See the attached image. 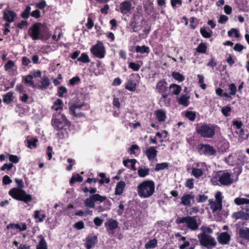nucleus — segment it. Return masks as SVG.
I'll return each mask as SVG.
<instances>
[{
  "instance_id": "20",
  "label": "nucleus",
  "mask_w": 249,
  "mask_h": 249,
  "mask_svg": "<svg viewBox=\"0 0 249 249\" xmlns=\"http://www.w3.org/2000/svg\"><path fill=\"white\" fill-rule=\"evenodd\" d=\"M126 184L124 181L121 180L118 182L116 186L115 189V194L116 195H121L125 190Z\"/></svg>"
},
{
  "instance_id": "62",
  "label": "nucleus",
  "mask_w": 249,
  "mask_h": 249,
  "mask_svg": "<svg viewBox=\"0 0 249 249\" xmlns=\"http://www.w3.org/2000/svg\"><path fill=\"white\" fill-rule=\"evenodd\" d=\"M31 17L37 19L41 17V13L39 10L36 9L31 13Z\"/></svg>"
},
{
  "instance_id": "9",
  "label": "nucleus",
  "mask_w": 249,
  "mask_h": 249,
  "mask_svg": "<svg viewBox=\"0 0 249 249\" xmlns=\"http://www.w3.org/2000/svg\"><path fill=\"white\" fill-rule=\"evenodd\" d=\"M156 90L158 92L161 94V99H166L170 94L168 89L169 87L167 86V83L165 79L159 81L156 84Z\"/></svg>"
},
{
  "instance_id": "56",
  "label": "nucleus",
  "mask_w": 249,
  "mask_h": 249,
  "mask_svg": "<svg viewBox=\"0 0 249 249\" xmlns=\"http://www.w3.org/2000/svg\"><path fill=\"white\" fill-rule=\"evenodd\" d=\"M86 25L88 29H91L93 27L94 23L91 18V14L89 16L87 23H86Z\"/></svg>"
},
{
  "instance_id": "27",
  "label": "nucleus",
  "mask_w": 249,
  "mask_h": 249,
  "mask_svg": "<svg viewBox=\"0 0 249 249\" xmlns=\"http://www.w3.org/2000/svg\"><path fill=\"white\" fill-rule=\"evenodd\" d=\"M105 227L110 230H114L118 227V222L116 220L109 219L105 224Z\"/></svg>"
},
{
  "instance_id": "46",
  "label": "nucleus",
  "mask_w": 249,
  "mask_h": 249,
  "mask_svg": "<svg viewBox=\"0 0 249 249\" xmlns=\"http://www.w3.org/2000/svg\"><path fill=\"white\" fill-rule=\"evenodd\" d=\"M192 174L196 178H198L202 176L203 174V171L201 169L193 168L192 171Z\"/></svg>"
},
{
  "instance_id": "24",
  "label": "nucleus",
  "mask_w": 249,
  "mask_h": 249,
  "mask_svg": "<svg viewBox=\"0 0 249 249\" xmlns=\"http://www.w3.org/2000/svg\"><path fill=\"white\" fill-rule=\"evenodd\" d=\"M156 119L159 122L165 121L166 118V112L164 110L158 109L155 112Z\"/></svg>"
},
{
  "instance_id": "64",
  "label": "nucleus",
  "mask_w": 249,
  "mask_h": 249,
  "mask_svg": "<svg viewBox=\"0 0 249 249\" xmlns=\"http://www.w3.org/2000/svg\"><path fill=\"white\" fill-rule=\"evenodd\" d=\"M233 34L234 35L235 37L236 38L239 36L238 30L235 28H232L228 32V35L230 36H231Z\"/></svg>"
},
{
  "instance_id": "2",
  "label": "nucleus",
  "mask_w": 249,
  "mask_h": 249,
  "mask_svg": "<svg viewBox=\"0 0 249 249\" xmlns=\"http://www.w3.org/2000/svg\"><path fill=\"white\" fill-rule=\"evenodd\" d=\"M82 191L84 193L89 192L91 194L89 197L87 198L84 201V206L86 208H94L95 203H100L103 202L107 199V197L105 196H101L99 194H95L97 192L96 187L89 188L88 187H85L82 189Z\"/></svg>"
},
{
  "instance_id": "31",
  "label": "nucleus",
  "mask_w": 249,
  "mask_h": 249,
  "mask_svg": "<svg viewBox=\"0 0 249 249\" xmlns=\"http://www.w3.org/2000/svg\"><path fill=\"white\" fill-rule=\"evenodd\" d=\"M200 33L202 36L205 38H210L213 35V31L209 27H207V29L205 27H201L200 29Z\"/></svg>"
},
{
  "instance_id": "19",
  "label": "nucleus",
  "mask_w": 249,
  "mask_h": 249,
  "mask_svg": "<svg viewBox=\"0 0 249 249\" xmlns=\"http://www.w3.org/2000/svg\"><path fill=\"white\" fill-rule=\"evenodd\" d=\"M232 217L235 219H240L243 220H249V213L239 211L237 212L233 213L232 214Z\"/></svg>"
},
{
  "instance_id": "37",
  "label": "nucleus",
  "mask_w": 249,
  "mask_h": 249,
  "mask_svg": "<svg viewBox=\"0 0 249 249\" xmlns=\"http://www.w3.org/2000/svg\"><path fill=\"white\" fill-rule=\"evenodd\" d=\"M13 99V93L11 92H7L3 96V102L7 104L11 103Z\"/></svg>"
},
{
  "instance_id": "44",
  "label": "nucleus",
  "mask_w": 249,
  "mask_h": 249,
  "mask_svg": "<svg viewBox=\"0 0 249 249\" xmlns=\"http://www.w3.org/2000/svg\"><path fill=\"white\" fill-rule=\"evenodd\" d=\"M98 176L101 178L99 180V182L100 184H103L105 183H109L110 182V178H106V175L104 173H100L98 174Z\"/></svg>"
},
{
  "instance_id": "50",
  "label": "nucleus",
  "mask_w": 249,
  "mask_h": 249,
  "mask_svg": "<svg viewBox=\"0 0 249 249\" xmlns=\"http://www.w3.org/2000/svg\"><path fill=\"white\" fill-rule=\"evenodd\" d=\"M80 81V78L78 76H75L71 78L69 83H68V86H73L77 84Z\"/></svg>"
},
{
  "instance_id": "59",
  "label": "nucleus",
  "mask_w": 249,
  "mask_h": 249,
  "mask_svg": "<svg viewBox=\"0 0 249 249\" xmlns=\"http://www.w3.org/2000/svg\"><path fill=\"white\" fill-rule=\"evenodd\" d=\"M189 217V216L182 217H178L176 220V223L178 224L185 223L187 224Z\"/></svg>"
},
{
  "instance_id": "26",
  "label": "nucleus",
  "mask_w": 249,
  "mask_h": 249,
  "mask_svg": "<svg viewBox=\"0 0 249 249\" xmlns=\"http://www.w3.org/2000/svg\"><path fill=\"white\" fill-rule=\"evenodd\" d=\"M34 78L33 73L32 74H28L22 77V80L24 81L25 84H28L32 88H36V85L35 84L34 81L32 80Z\"/></svg>"
},
{
  "instance_id": "40",
  "label": "nucleus",
  "mask_w": 249,
  "mask_h": 249,
  "mask_svg": "<svg viewBox=\"0 0 249 249\" xmlns=\"http://www.w3.org/2000/svg\"><path fill=\"white\" fill-rule=\"evenodd\" d=\"M157 240L155 238L150 240L145 244V248L146 249H153L157 246Z\"/></svg>"
},
{
  "instance_id": "11",
  "label": "nucleus",
  "mask_w": 249,
  "mask_h": 249,
  "mask_svg": "<svg viewBox=\"0 0 249 249\" xmlns=\"http://www.w3.org/2000/svg\"><path fill=\"white\" fill-rule=\"evenodd\" d=\"M197 237L199 240L200 244L202 246L209 247L210 246L214 247L216 245L214 239L205 233H201L197 235Z\"/></svg>"
},
{
  "instance_id": "57",
  "label": "nucleus",
  "mask_w": 249,
  "mask_h": 249,
  "mask_svg": "<svg viewBox=\"0 0 249 249\" xmlns=\"http://www.w3.org/2000/svg\"><path fill=\"white\" fill-rule=\"evenodd\" d=\"M208 198V196L203 194V195H198L196 201L198 203L205 202Z\"/></svg>"
},
{
  "instance_id": "8",
  "label": "nucleus",
  "mask_w": 249,
  "mask_h": 249,
  "mask_svg": "<svg viewBox=\"0 0 249 249\" xmlns=\"http://www.w3.org/2000/svg\"><path fill=\"white\" fill-rule=\"evenodd\" d=\"M90 51L94 56L99 58H104L106 54L105 46L100 41H97V43L91 47Z\"/></svg>"
},
{
  "instance_id": "39",
  "label": "nucleus",
  "mask_w": 249,
  "mask_h": 249,
  "mask_svg": "<svg viewBox=\"0 0 249 249\" xmlns=\"http://www.w3.org/2000/svg\"><path fill=\"white\" fill-rule=\"evenodd\" d=\"M31 7L29 5L26 6L25 9L20 14V17L24 19H28L31 15Z\"/></svg>"
},
{
  "instance_id": "36",
  "label": "nucleus",
  "mask_w": 249,
  "mask_h": 249,
  "mask_svg": "<svg viewBox=\"0 0 249 249\" xmlns=\"http://www.w3.org/2000/svg\"><path fill=\"white\" fill-rule=\"evenodd\" d=\"M129 25L133 32H137L139 30L138 22H136L135 18L130 20Z\"/></svg>"
},
{
  "instance_id": "17",
  "label": "nucleus",
  "mask_w": 249,
  "mask_h": 249,
  "mask_svg": "<svg viewBox=\"0 0 249 249\" xmlns=\"http://www.w3.org/2000/svg\"><path fill=\"white\" fill-rule=\"evenodd\" d=\"M131 2L127 0L122 2L120 5V12L124 15L128 13L131 10Z\"/></svg>"
},
{
  "instance_id": "28",
  "label": "nucleus",
  "mask_w": 249,
  "mask_h": 249,
  "mask_svg": "<svg viewBox=\"0 0 249 249\" xmlns=\"http://www.w3.org/2000/svg\"><path fill=\"white\" fill-rule=\"evenodd\" d=\"M239 236L249 241V228H240L239 230Z\"/></svg>"
},
{
  "instance_id": "34",
  "label": "nucleus",
  "mask_w": 249,
  "mask_h": 249,
  "mask_svg": "<svg viewBox=\"0 0 249 249\" xmlns=\"http://www.w3.org/2000/svg\"><path fill=\"white\" fill-rule=\"evenodd\" d=\"M135 51L137 53H149L150 49L149 47L145 45H142V46L138 45L136 47Z\"/></svg>"
},
{
  "instance_id": "30",
  "label": "nucleus",
  "mask_w": 249,
  "mask_h": 249,
  "mask_svg": "<svg viewBox=\"0 0 249 249\" xmlns=\"http://www.w3.org/2000/svg\"><path fill=\"white\" fill-rule=\"evenodd\" d=\"M209 203L210 205V208L213 210V212H214L217 210H221L222 207V203L219 202H214L211 199L209 200Z\"/></svg>"
},
{
  "instance_id": "29",
  "label": "nucleus",
  "mask_w": 249,
  "mask_h": 249,
  "mask_svg": "<svg viewBox=\"0 0 249 249\" xmlns=\"http://www.w3.org/2000/svg\"><path fill=\"white\" fill-rule=\"evenodd\" d=\"M27 143V147L32 149L33 148H36L37 146L38 140L36 138H31L27 139L25 141Z\"/></svg>"
},
{
  "instance_id": "18",
  "label": "nucleus",
  "mask_w": 249,
  "mask_h": 249,
  "mask_svg": "<svg viewBox=\"0 0 249 249\" xmlns=\"http://www.w3.org/2000/svg\"><path fill=\"white\" fill-rule=\"evenodd\" d=\"M187 227L193 231H195L198 229V225L197 223L195 216H189L187 223Z\"/></svg>"
},
{
  "instance_id": "32",
  "label": "nucleus",
  "mask_w": 249,
  "mask_h": 249,
  "mask_svg": "<svg viewBox=\"0 0 249 249\" xmlns=\"http://www.w3.org/2000/svg\"><path fill=\"white\" fill-rule=\"evenodd\" d=\"M40 240L36 246V249H48L47 243L45 240L44 237L40 235L38 236Z\"/></svg>"
},
{
  "instance_id": "54",
  "label": "nucleus",
  "mask_w": 249,
  "mask_h": 249,
  "mask_svg": "<svg viewBox=\"0 0 249 249\" xmlns=\"http://www.w3.org/2000/svg\"><path fill=\"white\" fill-rule=\"evenodd\" d=\"M228 89L230 90L229 94L231 95H234L236 94L237 89L234 84L231 83L229 85Z\"/></svg>"
},
{
  "instance_id": "53",
  "label": "nucleus",
  "mask_w": 249,
  "mask_h": 249,
  "mask_svg": "<svg viewBox=\"0 0 249 249\" xmlns=\"http://www.w3.org/2000/svg\"><path fill=\"white\" fill-rule=\"evenodd\" d=\"M231 110V107L227 106L223 107L221 109V112L225 117H228L230 115L229 112H230Z\"/></svg>"
},
{
  "instance_id": "22",
  "label": "nucleus",
  "mask_w": 249,
  "mask_h": 249,
  "mask_svg": "<svg viewBox=\"0 0 249 249\" xmlns=\"http://www.w3.org/2000/svg\"><path fill=\"white\" fill-rule=\"evenodd\" d=\"M189 99V96L187 94H183L177 99V102L179 105H182L184 107H187L190 104Z\"/></svg>"
},
{
  "instance_id": "51",
  "label": "nucleus",
  "mask_w": 249,
  "mask_h": 249,
  "mask_svg": "<svg viewBox=\"0 0 249 249\" xmlns=\"http://www.w3.org/2000/svg\"><path fill=\"white\" fill-rule=\"evenodd\" d=\"M39 211L36 210L34 212V217L36 219H38L39 222H41L43 221L44 218L46 217V215L44 214L39 215Z\"/></svg>"
},
{
  "instance_id": "12",
  "label": "nucleus",
  "mask_w": 249,
  "mask_h": 249,
  "mask_svg": "<svg viewBox=\"0 0 249 249\" xmlns=\"http://www.w3.org/2000/svg\"><path fill=\"white\" fill-rule=\"evenodd\" d=\"M221 173V175H217L219 177L218 181L221 185L229 186L233 183V179L231 178V175L229 172H223L220 171L217 173V174Z\"/></svg>"
},
{
  "instance_id": "21",
  "label": "nucleus",
  "mask_w": 249,
  "mask_h": 249,
  "mask_svg": "<svg viewBox=\"0 0 249 249\" xmlns=\"http://www.w3.org/2000/svg\"><path fill=\"white\" fill-rule=\"evenodd\" d=\"M40 85L38 86V88L42 90H44L49 88L51 85V82L49 78L47 76H44L42 78V80L40 82Z\"/></svg>"
},
{
  "instance_id": "63",
  "label": "nucleus",
  "mask_w": 249,
  "mask_h": 249,
  "mask_svg": "<svg viewBox=\"0 0 249 249\" xmlns=\"http://www.w3.org/2000/svg\"><path fill=\"white\" fill-rule=\"evenodd\" d=\"M185 186L190 189L194 188V179H188L185 182Z\"/></svg>"
},
{
  "instance_id": "16",
  "label": "nucleus",
  "mask_w": 249,
  "mask_h": 249,
  "mask_svg": "<svg viewBox=\"0 0 249 249\" xmlns=\"http://www.w3.org/2000/svg\"><path fill=\"white\" fill-rule=\"evenodd\" d=\"M157 147L150 146L145 151V154L149 160H154L157 156Z\"/></svg>"
},
{
  "instance_id": "13",
  "label": "nucleus",
  "mask_w": 249,
  "mask_h": 249,
  "mask_svg": "<svg viewBox=\"0 0 249 249\" xmlns=\"http://www.w3.org/2000/svg\"><path fill=\"white\" fill-rule=\"evenodd\" d=\"M17 17V14L13 10H10L8 8H5L3 11V19L11 23L13 22Z\"/></svg>"
},
{
  "instance_id": "4",
  "label": "nucleus",
  "mask_w": 249,
  "mask_h": 249,
  "mask_svg": "<svg viewBox=\"0 0 249 249\" xmlns=\"http://www.w3.org/2000/svg\"><path fill=\"white\" fill-rule=\"evenodd\" d=\"M85 107H86V110L89 108V107H88L85 102L84 99L77 98L76 100L69 105V114L75 118L85 117L84 113L80 111L83 109L82 108Z\"/></svg>"
},
{
  "instance_id": "3",
  "label": "nucleus",
  "mask_w": 249,
  "mask_h": 249,
  "mask_svg": "<svg viewBox=\"0 0 249 249\" xmlns=\"http://www.w3.org/2000/svg\"><path fill=\"white\" fill-rule=\"evenodd\" d=\"M155 186L153 180H147L142 181L137 187L138 195L142 198H147L155 192Z\"/></svg>"
},
{
  "instance_id": "42",
  "label": "nucleus",
  "mask_w": 249,
  "mask_h": 249,
  "mask_svg": "<svg viewBox=\"0 0 249 249\" xmlns=\"http://www.w3.org/2000/svg\"><path fill=\"white\" fill-rule=\"evenodd\" d=\"M234 203L237 205L249 204V199L245 198L237 197L234 199Z\"/></svg>"
},
{
  "instance_id": "58",
  "label": "nucleus",
  "mask_w": 249,
  "mask_h": 249,
  "mask_svg": "<svg viewBox=\"0 0 249 249\" xmlns=\"http://www.w3.org/2000/svg\"><path fill=\"white\" fill-rule=\"evenodd\" d=\"M46 5V2L45 0H41L36 4V7L41 10L44 9Z\"/></svg>"
},
{
  "instance_id": "6",
  "label": "nucleus",
  "mask_w": 249,
  "mask_h": 249,
  "mask_svg": "<svg viewBox=\"0 0 249 249\" xmlns=\"http://www.w3.org/2000/svg\"><path fill=\"white\" fill-rule=\"evenodd\" d=\"M43 26L40 22H36L32 25L28 30L29 36L33 40H43L45 35L47 34L48 30L41 31L40 28Z\"/></svg>"
},
{
  "instance_id": "23",
  "label": "nucleus",
  "mask_w": 249,
  "mask_h": 249,
  "mask_svg": "<svg viewBox=\"0 0 249 249\" xmlns=\"http://www.w3.org/2000/svg\"><path fill=\"white\" fill-rule=\"evenodd\" d=\"M231 239L230 235L227 232H224L220 234L218 237V242L221 244H227Z\"/></svg>"
},
{
  "instance_id": "14",
  "label": "nucleus",
  "mask_w": 249,
  "mask_h": 249,
  "mask_svg": "<svg viewBox=\"0 0 249 249\" xmlns=\"http://www.w3.org/2000/svg\"><path fill=\"white\" fill-rule=\"evenodd\" d=\"M192 201L195 202V195L192 194H184L181 197V204L185 206L190 207Z\"/></svg>"
},
{
  "instance_id": "52",
  "label": "nucleus",
  "mask_w": 249,
  "mask_h": 249,
  "mask_svg": "<svg viewBox=\"0 0 249 249\" xmlns=\"http://www.w3.org/2000/svg\"><path fill=\"white\" fill-rule=\"evenodd\" d=\"M128 68L135 71H137L140 70L141 65L138 63L131 62L128 63Z\"/></svg>"
},
{
  "instance_id": "10",
  "label": "nucleus",
  "mask_w": 249,
  "mask_h": 249,
  "mask_svg": "<svg viewBox=\"0 0 249 249\" xmlns=\"http://www.w3.org/2000/svg\"><path fill=\"white\" fill-rule=\"evenodd\" d=\"M197 151L200 155L208 157L214 156L216 153L214 148L209 144H199L197 146Z\"/></svg>"
},
{
  "instance_id": "48",
  "label": "nucleus",
  "mask_w": 249,
  "mask_h": 249,
  "mask_svg": "<svg viewBox=\"0 0 249 249\" xmlns=\"http://www.w3.org/2000/svg\"><path fill=\"white\" fill-rule=\"evenodd\" d=\"M185 117L191 121H194L196 118V113L195 111H187L185 115Z\"/></svg>"
},
{
  "instance_id": "55",
  "label": "nucleus",
  "mask_w": 249,
  "mask_h": 249,
  "mask_svg": "<svg viewBox=\"0 0 249 249\" xmlns=\"http://www.w3.org/2000/svg\"><path fill=\"white\" fill-rule=\"evenodd\" d=\"M67 89L64 86H60L58 88V95L60 97H63L64 93H66Z\"/></svg>"
},
{
  "instance_id": "41",
  "label": "nucleus",
  "mask_w": 249,
  "mask_h": 249,
  "mask_svg": "<svg viewBox=\"0 0 249 249\" xmlns=\"http://www.w3.org/2000/svg\"><path fill=\"white\" fill-rule=\"evenodd\" d=\"M196 51L198 53H206L207 50V47L205 43L203 42H201L197 47L196 48Z\"/></svg>"
},
{
  "instance_id": "38",
  "label": "nucleus",
  "mask_w": 249,
  "mask_h": 249,
  "mask_svg": "<svg viewBox=\"0 0 249 249\" xmlns=\"http://www.w3.org/2000/svg\"><path fill=\"white\" fill-rule=\"evenodd\" d=\"M125 88L130 91H134L136 89V84L133 80H129L126 84Z\"/></svg>"
},
{
  "instance_id": "1",
  "label": "nucleus",
  "mask_w": 249,
  "mask_h": 249,
  "mask_svg": "<svg viewBox=\"0 0 249 249\" xmlns=\"http://www.w3.org/2000/svg\"><path fill=\"white\" fill-rule=\"evenodd\" d=\"M51 124L54 130L56 131L55 136L58 139L68 137V130H71V123L64 114L60 112L53 115Z\"/></svg>"
},
{
  "instance_id": "61",
  "label": "nucleus",
  "mask_w": 249,
  "mask_h": 249,
  "mask_svg": "<svg viewBox=\"0 0 249 249\" xmlns=\"http://www.w3.org/2000/svg\"><path fill=\"white\" fill-rule=\"evenodd\" d=\"M15 65V63L13 61L9 60L4 65L5 70L8 71L11 70Z\"/></svg>"
},
{
  "instance_id": "60",
  "label": "nucleus",
  "mask_w": 249,
  "mask_h": 249,
  "mask_svg": "<svg viewBox=\"0 0 249 249\" xmlns=\"http://www.w3.org/2000/svg\"><path fill=\"white\" fill-rule=\"evenodd\" d=\"M9 160L12 163H17L19 160L18 156L14 155H9Z\"/></svg>"
},
{
  "instance_id": "45",
  "label": "nucleus",
  "mask_w": 249,
  "mask_h": 249,
  "mask_svg": "<svg viewBox=\"0 0 249 249\" xmlns=\"http://www.w3.org/2000/svg\"><path fill=\"white\" fill-rule=\"evenodd\" d=\"M169 166V163L167 162H162L160 163H157L156 165L155 170L156 171H159L160 170H164L167 168Z\"/></svg>"
},
{
  "instance_id": "47",
  "label": "nucleus",
  "mask_w": 249,
  "mask_h": 249,
  "mask_svg": "<svg viewBox=\"0 0 249 249\" xmlns=\"http://www.w3.org/2000/svg\"><path fill=\"white\" fill-rule=\"evenodd\" d=\"M83 180V178L82 176L79 175V174H77L76 176H72L70 180V184L71 185H72L73 183L75 182H81Z\"/></svg>"
},
{
  "instance_id": "15",
  "label": "nucleus",
  "mask_w": 249,
  "mask_h": 249,
  "mask_svg": "<svg viewBox=\"0 0 249 249\" xmlns=\"http://www.w3.org/2000/svg\"><path fill=\"white\" fill-rule=\"evenodd\" d=\"M97 237L96 235H89L86 238L85 246L86 249H90L97 243Z\"/></svg>"
},
{
  "instance_id": "35",
  "label": "nucleus",
  "mask_w": 249,
  "mask_h": 249,
  "mask_svg": "<svg viewBox=\"0 0 249 249\" xmlns=\"http://www.w3.org/2000/svg\"><path fill=\"white\" fill-rule=\"evenodd\" d=\"M150 170L148 168L140 167L138 170V174L141 178H144L149 174Z\"/></svg>"
},
{
  "instance_id": "33",
  "label": "nucleus",
  "mask_w": 249,
  "mask_h": 249,
  "mask_svg": "<svg viewBox=\"0 0 249 249\" xmlns=\"http://www.w3.org/2000/svg\"><path fill=\"white\" fill-rule=\"evenodd\" d=\"M63 103L61 99H57L53 104L52 109H53L55 111L61 110L63 107Z\"/></svg>"
},
{
  "instance_id": "49",
  "label": "nucleus",
  "mask_w": 249,
  "mask_h": 249,
  "mask_svg": "<svg viewBox=\"0 0 249 249\" xmlns=\"http://www.w3.org/2000/svg\"><path fill=\"white\" fill-rule=\"evenodd\" d=\"M172 76L175 79L178 81L179 82H182L185 79L183 75L178 72H173L172 74Z\"/></svg>"
},
{
  "instance_id": "7",
  "label": "nucleus",
  "mask_w": 249,
  "mask_h": 249,
  "mask_svg": "<svg viewBox=\"0 0 249 249\" xmlns=\"http://www.w3.org/2000/svg\"><path fill=\"white\" fill-rule=\"evenodd\" d=\"M9 195L14 199L25 203H28L32 200L31 195L26 194V192L21 189L13 188L9 191Z\"/></svg>"
},
{
  "instance_id": "43",
  "label": "nucleus",
  "mask_w": 249,
  "mask_h": 249,
  "mask_svg": "<svg viewBox=\"0 0 249 249\" xmlns=\"http://www.w3.org/2000/svg\"><path fill=\"white\" fill-rule=\"evenodd\" d=\"M77 61L84 63H88L90 62V59L87 53H83L81 56L77 58Z\"/></svg>"
},
{
  "instance_id": "5",
  "label": "nucleus",
  "mask_w": 249,
  "mask_h": 249,
  "mask_svg": "<svg viewBox=\"0 0 249 249\" xmlns=\"http://www.w3.org/2000/svg\"><path fill=\"white\" fill-rule=\"evenodd\" d=\"M216 125L211 124H203L196 127L197 133L203 138L212 139L215 135Z\"/></svg>"
},
{
  "instance_id": "25",
  "label": "nucleus",
  "mask_w": 249,
  "mask_h": 249,
  "mask_svg": "<svg viewBox=\"0 0 249 249\" xmlns=\"http://www.w3.org/2000/svg\"><path fill=\"white\" fill-rule=\"evenodd\" d=\"M169 89L171 90V94L173 95H178L181 91L180 86L176 84H172L169 86Z\"/></svg>"
}]
</instances>
